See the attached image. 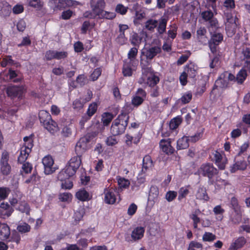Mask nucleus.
Masks as SVG:
<instances>
[{
	"label": "nucleus",
	"instance_id": "f257e3e1",
	"mask_svg": "<svg viewBox=\"0 0 250 250\" xmlns=\"http://www.w3.org/2000/svg\"><path fill=\"white\" fill-rule=\"evenodd\" d=\"M129 115L126 113H121L112 123L110 132L113 136H117L125 132L128 123Z\"/></svg>",
	"mask_w": 250,
	"mask_h": 250
},
{
	"label": "nucleus",
	"instance_id": "f03ea898",
	"mask_svg": "<svg viewBox=\"0 0 250 250\" xmlns=\"http://www.w3.org/2000/svg\"><path fill=\"white\" fill-rule=\"evenodd\" d=\"M199 174L204 177H207L209 180H211L214 176L217 175L218 169L213 167V165L209 163L202 164L198 170Z\"/></svg>",
	"mask_w": 250,
	"mask_h": 250
},
{
	"label": "nucleus",
	"instance_id": "7ed1b4c3",
	"mask_svg": "<svg viewBox=\"0 0 250 250\" xmlns=\"http://www.w3.org/2000/svg\"><path fill=\"white\" fill-rule=\"evenodd\" d=\"M246 157L236 155L234 159V163L230 167L231 173H235L237 170H245L247 167V163L245 161Z\"/></svg>",
	"mask_w": 250,
	"mask_h": 250
},
{
	"label": "nucleus",
	"instance_id": "20e7f679",
	"mask_svg": "<svg viewBox=\"0 0 250 250\" xmlns=\"http://www.w3.org/2000/svg\"><path fill=\"white\" fill-rule=\"evenodd\" d=\"M226 22L225 23L226 30L230 33L234 34L237 27L238 19L236 16H233L231 14H226Z\"/></svg>",
	"mask_w": 250,
	"mask_h": 250
},
{
	"label": "nucleus",
	"instance_id": "39448f33",
	"mask_svg": "<svg viewBox=\"0 0 250 250\" xmlns=\"http://www.w3.org/2000/svg\"><path fill=\"white\" fill-rule=\"evenodd\" d=\"M9 155L8 152H2L0 159V171L4 175H8L11 171V166L8 164Z\"/></svg>",
	"mask_w": 250,
	"mask_h": 250
},
{
	"label": "nucleus",
	"instance_id": "423d86ee",
	"mask_svg": "<svg viewBox=\"0 0 250 250\" xmlns=\"http://www.w3.org/2000/svg\"><path fill=\"white\" fill-rule=\"evenodd\" d=\"M23 86H9L6 89V93L9 97L13 99L16 97L20 98L23 93Z\"/></svg>",
	"mask_w": 250,
	"mask_h": 250
},
{
	"label": "nucleus",
	"instance_id": "0eeeda50",
	"mask_svg": "<svg viewBox=\"0 0 250 250\" xmlns=\"http://www.w3.org/2000/svg\"><path fill=\"white\" fill-rule=\"evenodd\" d=\"M44 166V172L45 174L49 175L55 171L56 169L53 167L54 160L51 156H45L42 160Z\"/></svg>",
	"mask_w": 250,
	"mask_h": 250
},
{
	"label": "nucleus",
	"instance_id": "6e6552de",
	"mask_svg": "<svg viewBox=\"0 0 250 250\" xmlns=\"http://www.w3.org/2000/svg\"><path fill=\"white\" fill-rule=\"evenodd\" d=\"M89 136H85L81 138L76 144L75 146V152L76 154L81 155L85 152L87 144L89 142Z\"/></svg>",
	"mask_w": 250,
	"mask_h": 250
},
{
	"label": "nucleus",
	"instance_id": "1a4fd4ad",
	"mask_svg": "<svg viewBox=\"0 0 250 250\" xmlns=\"http://www.w3.org/2000/svg\"><path fill=\"white\" fill-rule=\"evenodd\" d=\"M171 139H162L160 142V146L166 154L169 155L174 153V148L171 145Z\"/></svg>",
	"mask_w": 250,
	"mask_h": 250
},
{
	"label": "nucleus",
	"instance_id": "9d476101",
	"mask_svg": "<svg viewBox=\"0 0 250 250\" xmlns=\"http://www.w3.org/2000/svg\"><path fill=\"white\" fill-rule=\"evenodd\" d=\"M90 4L92 11L97 15L104 9L105 6L104 0H90Z\"/></svg>",
	"mask_w": 250,
	"mask_h": 250
},
{
	"label": "nucleus",
	"instance_id": "9b49d317",
	"mask_svg": "<svg viewBox=\"0 0 250 250\" xmlns=\"http://www.w3.org/2000/svg\"><path fill=\"white\" fill-rule=\"evenodd\" d=\"M227 72L222 73L219 78L216 80L213 89L217 88H226L228 86L229 82L227 80Z\"/></svg>",
	"mask_w": 250,
	"mask_h": 250
},
{
	"label": "nucleus",
	"instance_id": "f8f14e48",
	"mask_svg": "<svg viewBox=\"0 0 250 250\" xmlns=\"http://www.w3.org/2000/svg\"><path fill=\"white\" fill-rule=\"evenodd\" d=\"M13 211V208L7 203L0 204V217L2 218L9 217Z\"/></svg>",
	"mask_w": 250,
	"mask_h": 250
},
{
	"label": "nucleus",
	"instance_id": "ddd939ff",
	"mask_svg": "<svg viewBox=\"0 0 250 250\" xmlns=\"http://www.w3.org/2000/svg\"><path fill=\"white\" fill-rule=\"evenodd\" d=\"M230 207L234 210V212L237 214V221L235 223H238L241 220V214L240 211V207L238 204V200L235 197L231 198L230 201Z\"/></svg>",
	"mask_w": 250,
	"mask_h": 250
},
{
	"label": "nucleus",
	"instance_id": "4468645a",
	"mask_svg": "<svg viewBox=\"0 0 250 250\" xmlns=\"http://www.w3.org/2000/svg\"><path fill=\"white\" fill-rule=\"evenodd\" d=\"M161 49L158 46H154L146 49L142 52L146 57V60H151L158 53H160Z\"/></svg>",
	"mask_w": 250,
	"mask_h": 250
},
{
	"label": "nucleus",
	"instance_id": "2eb2a0df",
	"mask_svg": "<svg viewBox=\"0 0 250 250\" xmlns=\"http://www.w3.org/2000/svg\"><path fill=\"white\" fill-rule=\"evenodd\" d=\"M247 240L244 237H239L231 244L228 250H237L243 248Z\"/></svg>",
	"mask_w": 250,
	"mask_h": 250
},
{
	"label": "nucleus",
	"instance_id": "dca6fc26",
	"mask_svg": "<svg viewBox=\"0 0 250 250\" xmlns=\"http://www.w3.org/2000/svg\"><path fill=\"white\" fill-rule=\"evenodd\" d=\"M10 234V228L6 224H0V240H7Z\"/></svg>",
	"mask_w": 250,
	"mask_h": 250
},
{
	"label": "nucleus",
	"instance_id": "f3484780",
	"mask_svg": "<svg viewBox=\"0 0 250 250\" xmlns=\"http://www.w3.org/2000/svg\"><path fill=\"white\" fill-rule=\"evenodd\" d=\"M196 199L199 200L208 201L209 198L207 194V189L204 187L200 186L195 194Z\"/></svg>",
	"mask_w": 250,
	"mask_h": 250
},
{
	"label": "nucleus",
	"instance_id": "a211bd4d",
	"mask_svg": "<svg viewBox=\"0 0 250 250\" xmlns=\"http://www.w3.org/2000/svg\"><path fill=\"white\" fill-rule=\"evenodd\" d=\"M105 194L104 201L108 204H113L116 201L115 191L113 189H106L104 192Z\"/></svg>",
	"mask_w": 250,
	"mask_h": 250
},
{
	"label": "nucleus",
	"instance_id": "6ab92c4d",
	"mask_svg": "<svg viewBox=\"0 0 250 250\" xmlns=\"http://www.w3.org/2000/svg\"><path fill=\"white\" fill-rule=\"evenodd\" d=\"M207 32V29L204 27H200L197 30V39L202 43H205L208 41L206 36Z\"/></svg>",
	"mask_w": 250,
	"mask_h": 250
},
{
	"label": "nucleus",
	"instance_id": "aec40b11",
	"mask_svg": "<svg viewBox=\"0 0 250 250\" xmlns=\"http://www.w3.org/2000/svg\"><path fill=\"white\" fill-rule=\"evenodd\" d=\"M145 228L142 227H138L133 229L131 233V238L134 241L141 239L144 236Z\"/></svg>",
	"mask_w": 250,
	"mask_h": 250
},
{
	"label": "nucleus",
	"instance_id": "412c9836",
	"mask_svg": "<svg viewBox=\"0 0 250 250\" xmlns=\"http://www.w3.org/2000/svg\"><path fill=\"white\" fill-rule=\"evenodd\" d=\"M44 127L47 129L50 133L55 134L59 130L58 124L52 119L48 122L46 124L43 125Z\"/></svg>",
	"mask_w": 250,
	"mask_h": 250
},
{
	"label": "nucleus",
	"instance_id": "4be33fe9",
	"mask_svg": "<svg viewBox=\"0 0 250 250\" xmlns=\"http://www.w3.org/2000/svg\"><path fill=\"white\" fill-rule=\"evenodd\" d=\"M243 55V61L244 67L250 70V48L246 47L243 49L242 52Z\"/></svg>",
	"mask_w": 250,
	"mask_h": 250
},
{
	"label": "nucleus",
	"instance_id": "5701e85b",
	"mask_svg": "<svg viewBox=\"0 0 250 250\" xmlns=\"http://www.w3.org/2000/svg\"><path fill=\"white\" fill-rule=\"evenodd\" d=\"M39 118L41 123L44 125L52 120L50 114L45 110H41L39 113Z\"/></svg>",
	"mask_w": 250,
	"mask_h": 250
},
{
	"label": "nucleus",
	"instance_id": "b1692460",
	"mask_svg": "<svg viewBox=\"0 0 250 250\" xmlns=\"http://www.w3.org/2000/svg\"><path fill=\"white\" fill-rule=\"evenodd\" d=\"M153 166V161L151 157L148 155H146L143 160V167L142 172H145L149 168Z\"/></svg>",
	"mask_w": 250,
	"mask_h": 250
},
{
	"label": "nucleus",
	"instance_id": "393cba45",
	"mask_svg": "<svg viewBox=\"0 0 250 250\" xmlns=\"http://www.w3.org/2000/svg\"><path fill=\"white\" fill-rule=\"evenodd\" d=\"M49 3L54 11L62 10L65 8L64 0H51Z\"/></svg>",
	"mask_w": 250,
	"mask_h": 250
},
{
	"label": "nucleus",
	"instance_id": "a878e982",
	"mask_svg": "<svg viewBox=\"0 0 250 250\" xmlns=\"http://www.w3.org/2000/svg\"><path fill=\"white\" fill-rule=\"evenodd\" d=\"M82 163L81 155H77L72 157L69 161V164L73 168L77 169L79 168Z\"/></svg>",
	"mask_w": 250,
	"mask_h": 250
},
{
	"label": "nucleus",
	"instance_id": "bb28decb",
	"mask_svg": "<svg viewBox=\"0 0 250 250\" xmlns=\"http://www.w3.org/2000/svg\"><path fill=\"white\" fill-rule=\"evenodd\" d=\"M188 139L187 136H184L177 142V149H183L188 148L189 146Z\"/></svg>",
	"mask_w": 250,
	"mask_h": 250
},
{
	"label": "nucleus",
	"instance_id": "cd10ccee",
	"mask_svg": "<svg viewBox=\"0 0 250 250\" xmlns=\"http://www.w3.org/2000/svg\"><path fill=\"white\" fill-rule=\"evenodd\" d=\"M76 198L80 201H85L90 199L89 194L85 189H81L76 193Z\"/></svg>",
	"mask_w": 250,
	"mask_h": 250
},
{
	"label": "nucleus",
	"instance_id": "c85d7f7f",
	"mask_svg": "<svg viewBox=\"0 0 250 250\" xmlns=\"http://www.w3.org/2000/svg\"><path fill=\"white\" fill-rule=\"evenodd\" d=\"M98 18L99 19H106L108 20H112L116 17V14L114 12H110L105 11L103 9L98 15Z\"/></svg>",
	"mask_w": 250,
	"mask_h": 250
},
{
	"label": "nucleus",
	"instance_id": "c756f323",
	"mask_svg": "<svg viewBox=\"0 0 250 250\" xmlns=\"http://www.w3.org/2000/svg\"><path fill=\"white\" fill-rule=\"evenodd\" d=\"M197 67L193 63L187 66V74L192 78H194L197 74Z\"/></svg>",
	"mask_w": 250,
	"mask_h": 250
},
{
	"label": "nucleus",
	"instance_id": "7c9ffc66",
	"mask_svg": "<svg viewBox=\"0 0 250 250\" xmlns=\"http://www.w3.org/2000/svg\"><path fill=\"white\" fill-rule=\"evenodd\" d=\"M84 214V211L83 209H80L76 210L73 216V224L77 225L83 218Z\"/></svg>",
	"mask_w": 250,
	"mask_h": 250
},
{
	"label": "nucleus",
	"instance_id": "2f4dec72",
	"mask_svg": "<svg viewBox=\"0 0 250 250\" xmlns=\"http://www.w3.org/2000/svg\"><path fill=\"white\" fill-rule=\"evenodd\" d=\"M247 74L246 70L245 69H241L237 74L236 77V81L239 84H242L244 81L246 79Z\"/></svg>",
	"mask_w": 250,
	"mask_h": 250
},
{
	"label": "nucleus",
	"instance_id": "473e14b6",
	"mask_svg": "<svg viewBox=\"0 0 250 250\" xmlns=\"http://www.w3.org/2000/svg\"><path fill=\"white\" fill-rule=\"evenodd\" d=\"M167 19L161 18L159 20V25L157 30L159 34H163L166 30V26L167 23Z\"/></svg>",
	"mask_w": 250,
	"mask_h": 250
},
{
	"label": "nucleus",
	"instance_id": "72a5a7b5",
	"mask_svg": "<svg viewBox=\"0 0 250 250\" xmlns=\"http://www.w3.org/2000/svg\"><path fill=\"white\" fill-rule=\"evenodd\" d=\"M182 119L181 117L177 116L172 119L169 123V127L171 129L174 130L177 128L182 123Z\"/></svg>",
	"mask_w": 250,
	"mask_h": 250
},
{
	"label": "nucleus",
	"instance_id": "f704fd0d",
	"mask_svg": "<svg viewBox=\"0 0 250 250\" xmlns=\"http://www.w3.org/2000/svg\"><path fill=\"white\" fill-rule=\"evenodd\" d=\"M33 146V144L30 143H28L27 145L23 146L21 147L20 154L28 157L29 153L31 151V148H32Z\"/></svg>",
	"mask_w": 250,
	"mask_h": 250
},
{
	"label": "nucleus",
	"instance_id": "c9c22d12",
	"mask_svg": "<svg viewBox=\"0 0 250 250\" xmlns=\"http://www.w3.org/2000/svg\"><path fill=\"white\" fill-rule=\"evenodd\" d=\"M33 146V144L30 143H28L27 145L23 146L21 147L20 154L28 157L29 153L31 151V148H32Z\"/></svg>",
	"mask_w": 250,
	"mask_h": 250
},
{
	"label": "nucleus",
	"instance_id": "e433bc0d",
	"mask_svg": "<svg viewBox=\"0 0 250 250\" xmlns=\"http://www.w3.org/2000/svg\"><path fill=\"white\" fill-rule=\"evenodd\" d=\"M17 229L19 232L25 233L30 231L31 227L26 223H22L18 226Z\"/></svg>",
	"mask_w": 250,
	"mask_h": 250
},
{
	"label": "nucleus",
	"instance_id": "4c0bfd02",
	"mask_svg": "<svg viewBox=\"0 0 250 250\" xmlns=\"http://www.w3.org/2000/svg\"><path fill=\"white\" fill-rule=\"evenodd\" d=\"M208 22V23L207 27L209 30L214 31L219 28L218 21L216 18H214Z\"/></svg>",
	"mask_w": 250,
	"mask_h": 250
},
{
	"label": "nucleus",
	"instance_id": "58836bf2",
	"mask_svg": "<svg viewBox=\"0 0 250 250\" xmlns=\"http://www.w3.org/2000/svg\"><path fill=\"white\" fill-rule=\"evenodd\" d=\"M18 209L22 213H25L27 215H29L30 211V208L29 205L25 202H21L20 203Z\"/></svg>",
	"mask_w": 250,
	"mask_h": 250
},
{
	"label": "nucleus",
	"instance_id": "ea45409f",
	"mask_svg": "<svg viewBox=\"0 0 250 250\" xmlns=\"http://www.w3.org/2000/svg\"><path fill=\"white\" fill-rule=\"evenodd\" d=\"M201 16L205 21H208L214 18V14L210 10L202 12Z\"/></svg>",
	"mask_w": 250,
	"mask_h": 250
},
{
	"label": "nucleus",
	"instance_id": "a19ab883",
	"mask_svg": "<svg viewBox=\"0 0 250 250\" xmlns=\"http://www.w3.org/2000/svg\"><path fill=\"white\" fill-rule=\"evenodd\" d=\"M158 24L157 21L155 20L150 19L147 21L145 23V28L146 29L152 31L155 27H156Z\"/></svg>",
	"mask_w": 250,
	"mask_h": 250
},
{
	"label": "nucleus",
	"instance_id": "79ce46f5",
	"mask_svg": "<svg viewBox=\"0 0 250 250\" xmlns=\"http://www.w3.org/2000/svg\"><path fill=\"white\" fill-rule=\"evenodd\" d=\"M142 38L137 33H134L130 39L131 43L134 46H139L141 42Z\"/></svg>",
	"mask_w": 250,
	"mask_h": 250
},
{
	"label": "nucleus",
	"instance_id": "37998d69",
	"mask_svg": "<svg viewBox=\"0 0 250 250\" xmlns=\"http://www.w3.org/2000/svg\"><path fill=\"white\" fill-rule=\"evenodd\" d=\"M159 82V78L155 75H152L148 77L147 79L146 83L150 87H154Z\"/></svg>",
	"mask_w": 250,
	"mask_h": 250
},
{
	"label": "nucleus",
	"instance_id": "c03bdc74",
	"mask_svg": "<svg viewBox=\"0 0 250 250\" xmlns=\"http://www.w3.org/2000/svg\"><path fill=\"white\" fill-rule=\"evenodd\" d=\"M223 36L222 34L217 33L214 34L212 36L209 42H212L215 44H219L223 40Z\"/></svg>",
	"mask_w": 250,
	"mask_h": 250
},
{
	"label": "nucleus",
	"instance_id": "a18cd8bd",
	"mask_svg": "<svg viewBox=\"0 0 250 250\" xmlns=\"http://www.w3.org/2000/svg\"><path fill=\"white\" fill-rule=\"evenodd\" d=\"M192 95L191 92H188L184 94L182 97L179 100L183 104H186L190 102L191 100Z\"/></svg>",
	"mask_w": 250,
	"mask_h": 250
},
{
	"label": "nucleus",
	"instance_id": "49530a36",
	"mask_svg": "<svg viewBox=\"0 0 250 250\" xmlns=\"http://www.w3.org/2000/svg\"><path fill=\"white\" fill-rule=\"evenodd\" d=\"M113 118V116L110 113H104L102 116V121L104 125H107Z\"/></svg>",
	"mask_w": 250,
	"mask_h": 250
},
{
	"label": "nucleus",
	"instance_id": "de8ad7c7",
	"mask_svg": "<svg viewBox=\"0 0 250 250\" xmlns=\"http://www.w3.org/2000/svg\"><path fill=\"white\" fill-rule=\"evenodd\" d=\"M158 194V188L156 186H151L149 193V199L152 198L154 200L157 198Z\"/></svg>",
	"mask_w": 250,
	"mask_h": 250
},
{
	"label": "nucleus",
	"instance_id": "09e8293b",
	"mask_svg": "<svg viewBox=\"0 0 250 250\" xmlns=\"http://www.w3.org/2000/svg\"><path fill=\"white\" fill-rule=\"evenodd\" d=\"M72 134V129L70 125L63 126L61 131V135L62 137L66 138Z\"/></svg>",
	"mask_w": 250,
	"mask_h": 250
},
{
	"label": "nucleus",
	"instance_id": "8fccbe9b",
	"mask_svg": "<svg viewBox=\"0 0 250 250\" xmlns=\"http://www.w3.org/2000/svg\"><path fill=\"white\" fill-rule=\"evenodd\" d=\"M10 191V189L6 187L0 188V201L6 198Z\"/></svg>",
	"mask_w": 250,
	"mask_h": 250
},
{
	"label": "nucleus",
	"instance_id": "3c124183",
	"mask_svg": "<svg viewBox=\"0 0 250 250\" xmlns=\"http://www.w3.org/2000/svg\"><path fill=\"white\" fill-rule=\"evenodd\" d=\"M21 241V236L18 232L14 230L12 232V235L10 239L8 240L9 242H16L17 244L20 243Z\"/></svg>",
	"mask_w": 250,
	"mask_h": 250
},
{
	"label": "nucleus",
	"instance_id": "603ef678",
	"mask_svg": "<svg viewBox=\"0 0 250 250\" xmlns=\"http://www.w3.org/2000/svg\"><path fill=\"white\" fill-rule=\"evenodd\" d=\"M97 109V104L96 103H93L89 105L87 111L88 116L90 117L93 116Z\"/></svg>",
	"mask_w": 250,
	"mask_h": 250
},
{
	"label": "nucleus",
	"instance_id": "864d4df0",
	"mask_svg": "<svg viewBox=\"0 0 250 250\" xmlns=\"http://www.w3.org/2000/svg\"><path fill=\"white\" fill-rule=\"evenodd\" d=\"M145 99L143 98H141L139 96H134L131 100V104L134 106L138 107L144 101Z\"/></svg>",
	"mask_w": 250,
	"mask_h": 250
},
{
	"label": "nucleus",
	"instance_id": "5fc2aeb1",
	"mask_svg": "<svg viewBox=\"0 0 250 250\" xmlns=\"http://www.w3.org/2000/svg\"><path fill=\"white\" fill-rule=\"evenodd\" d=\"M123 73L125 76H131L132 75V69L128 63H124L123 67Z\"/></svg>",
	"mask_w": 250,
	"mask_h": 250
},
{
	"label": "nucleus",
	"instance_id": "6e6d98bb",
	"mask_svg": "<svg viewBox=\"0 0 250 250\" xmlns=\"http://www.w3.org/2000/svg\"><path fill=\"white\" fill-rule=\"evenodd\" d=\"M127 9V7H125L122 4H118L116 7L115 11L123 15L126 13Z\"/></svg>",
	"mask_w": 250,
	"mask_h": 250
},
{
	"label": "nucleus",
	"instance_id": "4d7b16f0",
	"mask_svg": "<svg viewBox=\"0 0 250 250\" xmlns=\"http://www.w3.org/2000/svg\"><path fill=\"white\" fill-rule=\"evenodd\" d=\"M72 195L68 192L60 193L59 199L62 202H68L71 200Z\"/></svg>",
	"mask_w": 250,
	"mask_h": 250
},
{
	"label": "nucleus",
	"instance_id": "13d9d810",
	"mask_svg": "<svg viewBox=\"0 0 250 250\" xmlns=\"http://www.w3.org/2000/svg\"><path fill=\"white\" fill-rule=\"evenodd\" d=\"M249 144L247 143H244L240 148V150L236 155H239V156L245 157L246 158L247 155L245 152L247 151L249 147Z\"/></svg>",
	"mask_w": 250,
	"mask_h": 250
},
{
	"label": "nucleus",
	"instance_id": "bf43d9fd",
	"mask_svg": "<svg viewBox=\"0 0 250 250\" xmlns=\"http://www.w3.org/2000/svg\"><path fill=\"white\" fill-rule=\"evenodd\" d=\"M216 236L210 232H206L203 236L204 241H212L216 239Z\"/></svg>",
	"mask_w": 250,
	"mask_h": 250
},
{
	"label": "nucleus",
	"instance_id": "052dcab7",
	"mask_svg": "<svg viewBox=\"0 0 250 250\" xmlns=\"http://www.w3.org/2000/svg\"><path fill=\"white\" fill-rule=\"evenodd\" d=\"M178 200H181L185 198L189 193V190L187 188H181L179 190Z\"/></svg>",
	"mask_w": 250,
	"mask_h": 250
},
{
	"label": "nucleus",
	"instance_id": "680f3d73",
	"mask_svg": "<svg viewBox=\"0 0 250 250\" xmlns=\"http://www.w3.org/2000/svg\"><path fill=\"white\" fill-rule=\"evenodd\" d=\"M219 57L215 55L211 60L209 63V67L211 68H215L219 65Z\"/></svg>",
	"mask_w": 250,
	"mask_h": 250
},
{
	"label": "nucleus",
	"instance_id": "e2e57ef3",
	"mask_svg": "<svg viewBox=\"0 0 250 250\" xmlns=\"http://www.w3.org/2000/svg\"><path fill=\"white\" fill-rule=\"evenodd\" d=\"M86 78L84 75H80L76 79V83L78 84V86H83L86 83Z\"/></svg>",
	"mask_w": 250,
	"mask_h": 250
},
{
	"label": "nucleus",
	"instance_id": "0e129e2a",
	"mask_svg": "<svg viewBox=\"0 0 250 250\" xmlns=\"http://www.w3.org/2000/svg\"><path fill=\"white\" fill-rule=\"evenodd\" d=\"M84 104V100L82 99H76L73 102V106L74 108L80 109L83 108Z\"/></svg>",
	"mask_w": 250,
	"mask_h": 250
},
{
	"label": "nucleus",
	"instance_id": "69168bd1",
	"mask_svg": "<svg viewBox=\"0 0 250 250\" xmlns=\"http://www.w3.org/2000/svg\"><path fill=\"white\" fill-rule=\"evenodd\" d=\"M203 247V245L202 244L196 242V241H191L188 246V250H195V249H202Z\"/></svg>",
	"mask_w": 250,
	"mask_h": 250
},
{
	"label": "nucleus",
	"instance_id": "338daca9",
	"mask_svg": "<svg viewBox=\"0 0 250 250\" xmlns=\"http://www.w3.org/2000/svg\"><path fill=\"white\" fill-rule=\"evenodd\" d=\"M177 193L174 191H169L166 194V199L168 202L173 201L177 196Z\"/></svg>",
	"mask_w": 250,
	"mask_h": 250
},
{
	"label": "nucleus",
	"instance_id": "774afa93",
	"mask_svg": "<svg viewBox=\"0 0 250 250\" xmlns=\"http://www.w3.org/2000/svg\"><path fill=\"white\" fill-rule=\"evenodd\" d=\"M62 170L65 171L70 177L74 175L77 171L76 169L73 168L69 164H67Z\"/></svg>",
	"mask_w": 250,
	"mask_h": 250
}]
</instances>
